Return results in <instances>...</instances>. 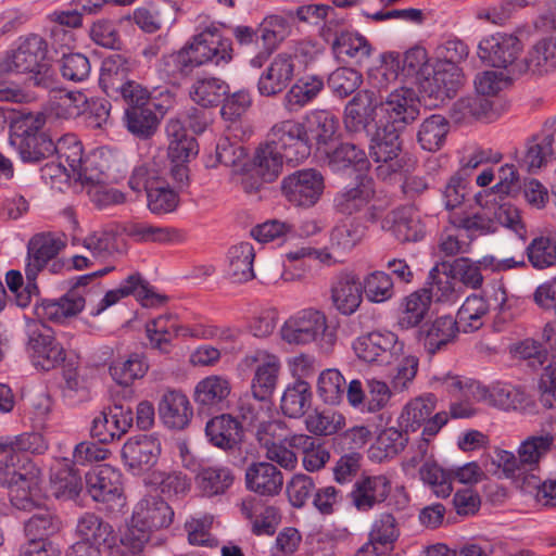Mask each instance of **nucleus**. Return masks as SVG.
<instances>
[{
  "label": "nucleus",
  "mask_w": 556,
  "mask_h": 556,
  "mask_svg": "<svg viewBox=\"0 0 556 556\" xmlns=\"http://www.w3.org/2000/svg\"><path fill=\"white\" fill-rule=\"evenodd\" d=\"M338 119L326 110H316L307 114L305 121V138L315 140L318 144L327 143L336 134Z\"/></svg>",
  "instance_id": "obj_57"
},
{
  "label": "nucleus",
  "mask_w": 556,
  "mask_h": 556,
  "mask_svg": "<svg viewBox=\"0 0 556 556\" xmlns=\"http://www.w3.org/2000/svg\"><path fill=\"white\" fill-rule=\"evenodd\" d=\"M257 28L261 36L262 48L249 61L250 66L253 68H261L291 31L288 21L277 14L265 16Z\"/></svg>",
  "instance_id": "obj_22"
},
{
  "label": "nucleus",
  "mask_w": 556,
  "mask_h": 556,
  "mask_svg": "<svg viewBox=\"0 0 556 556\" xmlns=\"http://www.w3.org/2000/svg\"><path fill=\"white\" fill-rule=\"evenodd\" d=\"M113 534L112 526L94 513H85L77 519L76 535L78 542L101 547L109 543Z\"/></svg>",
  "instance_id": "obj_47"
},
{
  "label": "nucleus",
  "mask_w": 556,
  "mask_h": 556,
  "mask_svg": "<svg viewBox=\"0 0 556 556\" xmlns=\"http://www.w3.org/2000/svg\"><path fill=\"white\" fill-rule=\"evenodd\" d=\"M63 248L64 242L51 233L35 235L27 245L25 275L30 279L37 277Z\"/></svg>",
  "instance_id": "obj_25"
},
{
  "label": "nucleus",
  "mask_w": 556,
  "mask_h": 556,
  "mask_svg": "<svg viewBox=\"0 0 556 556\" xmlns=\"http://www.w3.org/2000/svg\"><path fill=\"white\" fill-rule=\"evenodd\" d=\"M39 469L35 473L9 486L10 501L14 507L21 510H31L39 508L43 502L41 490L39 488Z\"/></svg>",
  "instance_id": "obj_48"
},
{
  "label": "nucleus",
  "mask_w": 556,
  "mask_h": 556,
  "mask_svg": "<svg viewBox=\"0 0 556 556\" xmlns=\"http://www.w3.org/2000/svg\"><path fill=\"white\" fill-rule=\"evenodd\" d=\"M522 49L519 38L511 34L496 33L483 38L478 46L479 58L493 67L505 68L509 74L521 75L516 68Z\"/></svg>",
  "instance_id": "obj_8"
},
{
  "label": "nucleus",
  "mask_w": 556,
  "mask_h": 556,
  "mask_svg": "<svg viewBox=\"0 0 556 556\" xmlns=\"http://www.w3.org/2000/svg\"><path fill=\"white\" fill-rule=\"evenodd\" d=\"M376 132L369 146V155L376 163H383L377 167L378 175L386 177L399 169L400 164L395 161L401 151L400 132L394 127L375 124Z\"/></svg>",
  "instance_id": "obj_13"
},
{
  "label": "nucleus",
  "mask_w": 556,
  "mask_h": 556,
  "mask_svg": "<svg viewBox=\"0 0 556 556\" xmlns=\"http://www.w3.org/2000/svg\"><path fill=\"white\" fill-rule=\"evenodd\" d=\"M37 469L25 454L0 453V484L3 486L14 485Z\"/></svg>",
  "instance_id": "obj_51"
},
{
  "label": "nucleus",
  "mask_w": 556,
  "mask_h": 556,
  "mask_svg": "<svg viewBox=\"0 0 556 556\" xmlns=\"http://www.w3.org/2000/svg\"><path fill=\"white\" fill-rule=\"evenodd\" d=\"M379 117V103L371 90L358 91L345 105L344 126L349 132H369V127Z\"/></svg>",
  "instance_id": "obj_18"
},
{
  "label": "nucleus",
  "mask_w": 556,
  "mask_h": 556,
  "mask_svg": "<svg viewBox=\"0 0 556 556\" xmlns=\"http://www.w3.org/2000/svg\"><path fill=\"white\" fill-rule=\"evenodd\" d=\"M378 103L379 119L377 123L399 130H403L419 115V100L412 88H397Z\"/></svg>",
  "instance_id": "obj_7"
},
{
  "label": "nucleus",
  "mask_w": 556,
  "mask_h": 556,
  "mask_svg": "<svg viewBox=\"0 0 556 556\" xmlns=\"http://www.w3.org/2000/svg\"><path fill=\"white\" fill-rule=\"evenodd\" d=\"M489 311L490 305L483 296L471 294L458 309L455 320L464 332H473L483 326Z\"/></svg>",
  "instance_id": "obj_54"
},
{
  "label": "nucleus",
  "mask_w": 556,
  "mask_h": 556,
  "mask_svg": "<svg viewBox=\"0 0 556 556\" xmlns=\"http://www.w3.org/2000/svg\"><path fill=\"white\" fill-rule=\"evenodd\" d=\"M86 104L87 98L81 92L55 90L49 97L47 110L56 118L71 119L83 114Z\"/></svg>",
  "instance_id": "obj_50"
},
{
  "label": "nucleus",
  "mask_w": 556,
  "mask_h": 556,
  "mask_svg": "<svg viewBox=\"0 0 556 556\" xmlns=\"http://www.w3.org/2000/svg\"><path fill=\"white\" fill-rule=\"evenodd\" d=\"M154 108L155 105L125 108L124 124L127 130L142 140L151 138L160 124Z\"/></svg>",
  "instance_id": "obj_45"
},
{
  "label": "nucleus",
  "mask_w": 556,
  "mask_h": 556,
  "mask_svg": "<svg viewBox=\"0 0 556 556\" xmlns=\"http://www.w3.org/2000/svg\"><path fill=\"white\" fill-rule=\"evenodd\" d=\"M255 250L250 242H240L229 248L227 253L226 274L235 283L252 280L254 275L253 262Z\"/></svg>",
  "instance_id": "obj_37"
},
{
  "label": "nucleus",
  "mask_w": 556,
  "mask_h": 556,
  "mask_svg": "<svg viewBox=\"0 0 556 556\" xmlns=\"http://www.w3.org/2000/svg\"><path fill=\"white\" fill-rule=\"evenodd\" d=\"M285 161L286 156L281 151L264 141L254 152L253 172L262 182H273L281 174Z\"/></svg>",
  "instance_id": "obj_43"
},
{
  "label": "nucleus",
  "mask_w": 556,
  "mask_h": 556,
  "mask_svg": "<svg viewBox=\"0 0 556 556\" xmlns=\"http://www.w3.org/2000/svg\"><path fill=\"white\" fill-rule=\"evenodd\" d=\"M375 195L372 178L358 175L353 187L345 188L333 199L336 210L345 215H352L367 207Z\"/></svg>",
  "instance_id": "obj_30"
},
{
  "label": "nucleus",
  "mask_w": 556,
  "mask_h": 556,
  "mask_svg": "<svg viewBox=\"0 0 556 556\" xmlns=\"http://www.w3.org/2000/svg\"><path fill=\"white\" fill-rule=\"evenodd\" d=\"M132 422L134 414L131 408L115 404L93 418L90 434L100 443H110L121 439L131 428Z\"/></svg>",
  "instance_id": "obj_16"
},
{
  "label": "nucleus",
  "mask_w": 556,
  "mask_h": 556,
  "mask_svg": "<svg viewBox=\"0 0 556 556\" xmlns=\"http://www.w3.org/2000/svg\"><path fill=\"white\" fill-rule=\"evenodd\" d=\"M132 520L151 531L167 528L173 522L172 507L160 496L149 495L141 498L132 511Z\"/></svg>",
  "instance_id": "obj_28"
},
{
  "label": "nucleus",
  "mask_w": 556,
  "mask_h": 556,
  "mask_svg": "<svg viewBox=\"0 0 556 556\" xmlns=\"http://www.w3.org/2000/svg\"><path fill=\"white\" fill-rule=\"evenodd\" d=\"M241 511L251 520L252 532L256 535H271L280 523V511L276 506L265 505L256 498L242 502Z\"/></svg>",
  "instance_id": "obj_35"
},
{
  "label": "nucleus",
  "mask_w": 556,
  "mask_h": 556,
  "mask_svg": "<svg viewBox=\"0 0 556 556\" xmlns=\"http://www.w3.org/2000/svg\"><path fill=\"white\" fill-rule=\"evenodd\" d=\"M324 189V177L314 168L296 170L281 180L282 194L295 206L311 207L315 205Z\"/></svg>",
  "instance_id": "obj_9"
},
{
  "label": "nucleus",
  "mask_w": 556,
  "mask_h": 556,
  "mask_svg": "<svg viewBox=\"0 0 556 556\" xmlns=\"http://www.w3.org/2000/svg\"><path fill=\"white\" fill-rule=\"evenodd\" d=\"M430 304V295L426 289L405 296L400 306L399 327L404 330L417 327L425 319Z\"/></svg>",
  "instance_id": "obj_44"
},
{
  "label": "nucleus",
  "mask_w": 556,
  "mask_h": 556,
  "mask_svg": "<svg viewBox=\"0 0 556 556\" xmlns=\"http://www.w3.org/2000/svg\"><path fill=\"white\" fill-rule=\"evenodd\" d=\"M275 146L286 156V162L298 164L311 154V147L305 138L304 127L293 121L275 124L265 140Z\"/></svg>",
  "instance_id": "obj_10"
},
{
  "label": "nucleus",
  "mask_w": 556,
  "mask_h": 556,
  "mask_svg": "<svg viewBox=\"0 0 556 556\" xmlns=\"http://www.w3.org/2000/svg\"><path fill=\"white\" fill-rule=\"evenodd\" d=\"M295 72L293 56L289 52H280L270 61L260 75L256 87L262 97H275L282 92L292 81Z\"/></svg>",
  "instance_id": "obj_20"
},
{
  "label": "nucleus",
  "mask_w": 556,
  "mask_h": 556,
  "mask_svg": "<svg viewBox=\"0 0 556 556\" xmlns=\"http://www.w3.org/2000/svg\"><path fill=\"white\" fill-rule=\"evenodd\" d=\"M195 67H199V64L187 43L179 51L163 56L159 62L157 71L163 79L172 84H178L180 79L190 75Z\"/></svg>",
  "instance_id": "obj_41"
},
{
  "label": "nucleus",
  "mask_w": 556,
  "mask_h": 556,
  "mask_svg": "<svg viewBox=\"0 0 556 556\" xmlns=\"http://www.w3.org/2000/svg\"><path fill=\"white\" fill-rule=\"evenodd\" d=\"M332 53L341 62L361 63L371 53L368 40L361 34L349 30L332 43Z\"/></svg>",
  "instance_id": "obj_52"
},
{
  "label": "nucleus",
  "mask_w": 556,
  "mask_h": 556,
  "mask_svg": "<svg viewBox=\"0 0 556 556\" xmlns=\"http://www.w3.org/2000/svg\"><path fill=\"white\" fill-rule=\"evenodd\" d=\"M257 362L254 376L251 382V392L255 400H268L274 393L281 363L278 356L273 354H260L258 358H252Z\"/></svg>",
  "instance_id": "obj_33"
},
{
  "label": "nucleus",
  "mask_w": 556,
  "mask_h": 556,
  "mask_svg": "<svg viewBox=\"0 0 556 556\" xmlns=\"http://www.w3.org/2000/svg\"><path fill=\"white\" fill-rule=\"evenodd\" d=\"M475 201L482 208L470 216H455L452 223L455 227L466 230L472 236H484L495 232V226L492 214V206L483 207L482 192L473 195Z\"/></svg>",
  "instance_id": "obj_55"
},
{
  "label": "nucleus",
  "mask_w": 556,
  "mask_h": 556,
  "mask_svg": "<svg viewBox=\"0 0 556 556\" xmlns=\"http://www.w3.org/2000/svg\"><path fill=\"white\" fill-rule=\"evenodd\" d=\"M231 391L229 380L223 376H208L200 380L194 389V401L201 407L222 408Z\"/></svg>",
  "instance_id": "obj_42"
},
{
  "label": "nucleus",
  "mask_w": 556,
  "mask_h": 556,
  "mask_svg": "<svg viewBox=\"0 0 556 556\" xmlns=\"http://www.w3.org/2000/svg\"><path fill=\"white\" fill-rule=\"evenodd\" d=\"M356 356L369 364L388 366L396 362L404 352V343L392 331H372L353 342Z\"/></svg>",
  "instance_id": "obj_5"
},
{
  "label": "nucleus",
  "mask_w": 556,
  "mask_h": 556,
  "mask_svg": "<svg viewBox=\"0 0 556 556\" xmlns=\"http://www.w3.org/2000/svg\"><path fill=\"white\" fill-rule=\"evenodd\" d=\"M448 131V121L440 114H432L419 126L417 140L424 150L434 152L443 147Z\"/></svg>",
  "instance_id": "obj_56"
},
{
  "label": "nucleus",
  "mask_w": 556,
  "mask_h": 556,
  "mask_svg": "<svg viewBox=\"0 0 556 556\" xmlns=\"http://www.w3.org/2000/svg\"><path fill=\"white\" fill-rule=\"evenodd\" d=\"M205 435L218 448L235 450L242 441V425L231 415L223 414L206 422Z\"/></svg>",
  "instance_id": "obj_31"
},
{
  "label": "nucleus",
  "mask_w": 556,
  "mask_h": 556,
  "mask_svg": "<svg viewBox=\"0 0 556 556\" xmlns=\"http://www.w3.org/2000/svg\"><path fill=\"white\" fill-rule=\"evenodd\" d=\"M146 332L151 348L161 353H168L172 340L180 333L197 336L180 327L176 316L172 314L161 315L147 323Z\"/></svg>",
  "instance_id": "obj_34"
},
{
  "label": "nucleus",
  "mask_w": 556,
  "mask_h": 556,
  "mask_svg": "<svg viewBox=\"0 0 556 556\" xmlns=\"http://www.w3.org/2000/svg\"><path fill=\"white\" fill-rule=\"evenodd\" d=\"M400 536V527L395 517L390 513L376 516L370 531L369 541L356 553V556H379L393 547Z\"/></svg>",
  "instance_id": "obj_23"
},
{
  "label": "nucleus",
  "mask_w": 556,
  "mask_h": 556,
  "mask_svg": "<svg viewBox=\"0 0 556 556\" xmlns=\"http://www.w3.org/2000/svg\"><path fill=\"white\" fill-rule=\"evenodd\" d=\"M311 403L312 390L309 383L304 380H295L285 389L280 400V408L283 415L290 418H299L306 413Z\"/></svg>",
  "instance_id": "obj_49"
},
{
  "label": "nucleus",
  "mask_w": 556,
  "mask_h": 556,
  "mask_svg": "<svg viewBox=\"0 0 556 556\" xmlns=\"http://www.w3.org/2000/svg\"><path fill=\"white\" fill-rule=\"evenodd\" d=\"M159 418L172 430H182L191 421L193 409L188 396L180 390L167 389L157 404Z\"/></svg>",
  "instance_id": "obj_21"
},
{
  "label": "nucleus",
  "mask_w": 556,
  "mask_h": 556,
  "mask_svg": "<svg viewBox=\"0 0 556 556\" xmlns=\"http://www.w3.org/2000/svg\"><path fill=\"white\" fill-rule=\"evenodd\" d=\"M229 92V86L216 77L197 79L190 88L191 99L203 108L217 105Z\"/></svg>",
  "instance_id": "obj_60"
},
{
  "label": "nucleus",
  "mask_w": 556,
  "mask_h": 556,
  "mask_svg": "<svg viewBox=\"0 0 556 556\" xmlns=\"http://www.w3.org/2000/svg\"><path fill=\"white\" fill-rule=\"evenodd\" d=\"M160 454L159 439L148 434L129 438L122 448L125 465L134 471L151 468L156 464Z\"/></svg>",
  "instance_id": "obj_24"
},
{
  "label": "nucleus",
  "mask_w": 556,
  "mask_h": 556,
  "mask_svg": "<svg viewBox=\"0 0 556 556\" xmlns=\"http://www.w3.org/2000/svg\"><path fill=\"white\" fill-rule=\"evenodd\" d=\"M391 489V480L386 475L362 476L353 484L351 503L357 511L368 513L389 497Z\"/></svg>",
  "instance_id": "obj_17"
},
{
  "label": "nucleus",
  "mask_w": 556,
  "mask_h": 556,
  "mask_svg": "<svg viewBox=\"0 0 556 556\" xmlns=\"http://www.w3.org/2000/svg\"><path fill=\"white\" fill-rule=\"evenodd\" d=\"M86 490L99 503L121 504L123 500L122 473L110 465H102L86 475Z\"/></svg>",
  "instance_id": "obj_15"
},
{
  "label": "nucleus",
  "mask_w": 556,
  "mask_h": 556,
  "mask_svg": "<svg viewBox=\"0 0 556 556\" xmlns=\"http://www.w3.org/2000/svg\"><path fill=\"white\" fill-rule=\"evenodd\" d=\"M462 70L457 65L435 62L418 88L428 98L444 101L452 98L462 86Z\"/></svg>",
  "instance_id": "obj_14"
},
{
  "label": "nucleus",
  "mask_w": 556,
  "mask_h": 556,
  "mask_svg": "<svg viewBox=\"0 0 556 556\" xmlns=\"http://www.w3.org/2000/svg\"><path fill=\"white\" fill-rule=\"evenodd\" d=\"M289 447L303 454L302 465L306 471L323 469L330 459V453L317 439L307 434H292L287 440Z\"/></svg>",
  "instance_id": "obj_40"
},
{
  "label": "nucleus",
  "mask_w": 556,
  "mask_h": 556,
  "mask_svg": "<svg viewBox=\"0 0 556 556\" xmlns=\"http://www.w3.org/2000/svg\"><path fill=\"white\" fill-rule=\"evenodd\" d=\"M54 147L59 165H47L46 169L71 170L73 175H77L83 181L97 185L104 182L106 175L103 167H97L98 155L93 154L84 160L83 144L75 135L63 136L54 142Z\"/></svg>",
  "instance_id": "obj_3"
},
{
  "label": "nucleus",
  "mask_w": 556,
  "mask_h": 556,
  "mask_svg": "<svg viewBox=\"0 0 556 556\" xmlns=\"http://www.w3.org/2000/svg\"><path fill=\"white\" fill-rule=\"evenodd\" d=\"M130 62L122 54H112L102 62L99 84L108 97H116L121 86L126 83Z\"/></svg>",
  "instance_id": "obj_46"
},
{
  "label": "nucleus",
  "mask_w": 556,
  "mask_h": 556,
  "mask_svg": "<svg viewBox=\"0 0 556 556\" xmlns=\"http://www.w3.org/2000/svg\"><path fill=\"white\" fill-rule=\"evenodd\" d=\"M329 166L332 170H343L354 166L357 170L368 167V160L365 151L354 143H341L328 154Z\"/></svg>",
  "instance_id": "obj_64"
},
{
  "label": "nucleus",
  "mask_w": 556,
  "mask_h": 556,
  "mask_svg": "<svg viewBox=\"0 0 556 556\" xmlns=\"http://www.w3.org/2000/svg\"><path fill=\"white\" fill-rule=\"evenodd\" d=\"M280 337L294 345L316 342L325 353H329L337 341L334 330L327 325L326 315L314 308H305L290 316L280 328Z\"/></svg>",
  "instance_id": "obj_1"
},
{
  "label": "nucleus",
  "mask_w": 556,
  "mask_h": 556,
  "mask_svg": "<svg viewBox=\"0 0 556 556\" xmlns=\"http://www.w3.org/2000/svg\"><path fill=\"white\" fill-rule=\"evenodd\" d=\"M48 52L47 41L37 34L21 37L16 49L8 52L1 63L4 72L27 73L38 68Z\"/></svg>",
  "instance_id": "obj_12"
},
{
  "label": "nucleus",
  "mask_w": 556,
  "mask_h": 556,
  "mask_svg": "<svg viewBox=\"0 0 556 556\" xmlns=\"http://www.w3.org/2000/svg\"><path fill=\"white\" fill-rule=\"evenodd\" d=\"M493 102L478 93L459 98L450 109V117L456 124H470L489 119L492 116Z\"/></svg>",
  "instance_id": "obj_39"
},
{
  "label": "nucleus",
  "mask_w": 556,
  "mask_h": 556,
  "mask_svg": "<svg viewBox=\"0 0 556 556\" xmlns=\"http://www.w3.org/2000/svg\"><path fill=\"white\" fill-rule=\"evenodd\" d=\"M331 300L343 315H352L363 301V289L357 276L351 271L340 273L331 285Z\"/></svg>",
  "instance_id": "obj_29"
},
{
  "label": "nucleus",
  "mask_w": 556,
  "mask_h": 556,
  "mask_svg": "<svg viewBox=\"0 0 556 556\" xmlns=\"http://www.w3.org/2000/svg\"><path fill=\"white\" fill-rule=\"evenodd\" d=\"M459 330L455 318L450 315L440 316L420 327L418 340L426 352L433 355L454 342Z\"/></svg>",
  "instance_id": "obj_27"
},
{
  "label": "nucleus",
  "mask_w": 556,
  "mask_h": 556,
  "mask_svg": "<svg viewBox=\"0 0 556 556\" xmlns=\"http://www.w3.org/2000/svg\"><path fill=\"white\" fill-rule=\"evenodd\" d=\"M245 486L261 496H276L282 490L283 475L273 463H252L245 469Z\"/></svg>",
  "instance_id": "obj_26"
},
{
  "label": "nucleus",
  "mask_w": 556,
  "mask_h": 556,
  "mask_svg": "<svg viewBox=\"0 0 556 556\" xmlns=\"http://www.w3.org/2000/svg\"><path fill=\"white\" fill-rule=\"evenodd\" d=\"M227 29L226 24L215 21L199 25L198 33L188 42L199 66H226L232 61L233 43L226 34Z\"/></svg>",
  "instance_id": "obj_2"
},
{
  "label": "nucleus",
  "mask_w": 556,
  "mask_h": 556,
  "mask_svg": "<svg viewBox=\"0 0 556 556\" xmlns=\"http://www.w3.org/2000/svg\"><path fill=\"white\" fill-rule=\"evenodd\" d=\"M24 162H39L54 154V142L46 134L26 135L21 139H11Z\"/></svg>",
  "instance_id": "obj_59"
},
{
  "label": "nucleus",
  "mask_w": 556,
  "mask_h": 556,
  "mask_svg": "<svg viewBox=\"0 0 556 556\" xmlns=\"http://www.w3.org/2000/svg\"><path fill=\"white\" fill-rule=\"evenodd\" d=\"M185 466L197 472V485L208 497L224 494L235 480L232 470L225 466L192 467L187 463Z\"/></svg>",
  "instance_id": "obj_36"
},
{
  "label": "nucleus",
  "mask_w": 556,
  "mask_h": 556,
  "mask_svg": "<svg viewBox=\"0 0 556 556\" xmlns=\"http://www.w3.org/2000/svg\"><path fill=\"white\" fill-rule=\"evenodd\" d=\"M555 439L551 434L531 435L523 440L518 448L521 467L529 470L538 468L540 462L551 451Z\"/></svg>",
  "instance_id": "obj_58"
},
{
  "label": "nucleus",
  "mask_w": 556,
  "mask_h": 556,
  "mask_svg": "<svg viewBox=\"0 0 556 556\" xmlns=\"http://www.w3.org/2000/svg\"><path fill=\"white\" fill-rule=\"evenodd\" d=\"M470 194V178L463 172L452 175L441 190L442 203L447 211L460 207Z\"/></svg>",
  "instance_id": "obj_63"
},
{
  "label": "nucleus",
  "mask_w": 556,
  "mask_h": 556,
  "mask_svg": "<svg viewBox=\"0 0 556 556\" xmlns=\"http://www.w3.org/2000/svg\"><path fill=\"white\" fill-rule=\"evenodd\" d=\"M361 285L363 293L370 303L388 302L395 294L392 277L382 270L369 273L364 277Z\"/></svg>",
  "instance_id": "obj_62"
},
{
  "label": "nucleus",
  "mask_w": 556,
  "mask_h": 556,
  "mask_svg": "<svg viewBox=\"0 0 556 556\" xmlns=\"http://www.w3.org/2000/svg\"><path fill=\"white\" fill-rule=\"evenodd\" d=\"M51 492L58 498L74 500L81 492V478L68 464L51 473Z\"/></svg>",
  "instance_id": "obj_61"
},
{
  "label": "nucleus",
  "mask_w": 556,
  "mask_h": 556,
  "mask_svg": "<svg viewBox=\"0 0 556 556\" xmlns=\"http://www.w3.org/2000/svg\"><path fill=\"white\" fill-rule=\"evenodd\" d=\"M556 68V37L536 41L527 55L519 60L517 71L523 74L543 75Z\"/></svg>",
  "instance_id": "obj_32"
},
{
  "label": "nucleus",
  "mask_w": 556,
  "mask_h": 556,
  "mask_svg": "<svg viewBox=\"0 0 556 556\" xmlns=\"http://www.w3.org/2000/svg\"><path fill=\"white\" fill-rule=\"evenodd\" d=\"M367 227L359 220L344 219L331 229L329 249L339 256L346 255L362 242Z\"/></svg>",
  "instance_id": "obj_38"
},
{
  "label": "nucleus",
  "mask_w": 556,
  "mask_h": 556,
  "mask_svg": "<svg viewBox=\"0 0 556 556\" xmlns=\"http://www.w3.org/2000/svg\"><path fill=\"white\" fill-rule=\"evenodd\" d=\"M435 396L425 394L410 400L402 409L399 417V425L405 432H415L422 427L424 437H434L447 422L446 413H437Z\"/></svg>",
  "instance_id": "obj_6"
},
{
  "label": "nucleus",
  "mask_w": 556,
  "mask_h": 556,
  "mask_svg": "<svg viewBox=\"0 0 556 556\" xmlns=\"http://www.w3.org/2000/svg\"><path fill=\"white\" fill-rule=\"evenodd\" d=\"M149 365L143 355L130 353L115 358L110 365V375L121 386H129L136 379L142 378Z\"/></svg>",
  "instance_id": "obj_53"
},
{
  "label": "nucleus",
  "mask_w": 556,
  "mask_h": 556,
  "mask_svg": "<svg viewBox=\"0 0 556 556\" xmlns=\"http://www.w3.org/2000/svg\"><path fill=\"white\" fill-rule=\"evenodd\" d=\"M130 294L135 295L143 306L160 305L165 301L164 296L156 294L152 290L140 274L135 273L122 281L118 288L108 291L91 314L99 315L108 307L117 303L121 299Z\"/></svg>",
  "instance_id": "obj_19"
},
{
  "label": "nucleus",
  "mask_w": 556,
  "mask_h": 556,
  "mask_svg": "<svg viewBox=\"0 0 556 556\" xmlns=\"http://www.w3.org/2000/svg\"><path fill=\"white\" fill-rule=\"evenodd\" d=\"M94 277H97V274L80 276L76 285L59 300H43L36 307V315L40 319L59 324L68 317L76 316L86 305V299L80 287H85Z\"/></svg>",
  "instance_id": "obj_11"
},
{
  "label": "nucleus",
  "mask_w": 556,
  "mask_h": 556,
  "mask_svg": "<svg viewBox=\"0 0 556 556\" xmlns=\"http://www.w3.org/2000/svg\"><path fill=\"white\" fill-rule=\"evenodd\" d=\"M25 334V351L36 368L48 371L63 364L65 350L54 338L53 330L45 323L27 321Z\"/></svg>",
  "instance_id": "obj_4"
}]
</instances>
